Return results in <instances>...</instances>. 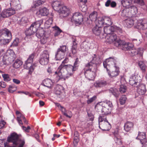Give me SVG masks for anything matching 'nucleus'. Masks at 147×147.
<instances>
[{
  "mask_svg": "<svg viewBox=\"0 0 147 147\" xmlns=\"http://www.w3.org/2000/svg\"><path fill=\"white\" fill-rule=\"evenodd\" d=\"M16 90V87L13 86H10L8 88V91L12 93Z\"/></svg>",
  "mask_w": 147,
  "mask_h": 147,
  "instance_id": "bf43d9fd",
  "label": "nucleus"
},
{
  "mask_svg": "<svg viewBox=\"0 0 147 147\" xmlns=\"http://www.w3.org/2000/svg\"><path fill=\"white\" fill-rule=\"evenodd\" d=\"M99 127L100 128L104 131H108L111 128V125L108 121L100 122Z\"/></svg>",
  "mask_w": 147,
  "mask_h": 147,
  "instance_id": "f3484780",
  "label": "nucleus"
},
{
  "mask_svg": "<svg viewBox=\"0 0 147 147\" xmlns=\"http://www.w3.org/2000/svg\"><path fill=\"white\" fill-rule=\"evenodd\" d=\"M43 20L42 19L36 21L33 23L30 26V28L32 32L34 33L37 31L38 29L41 25L42 24Z\"/></svg>",
  "mask_w": 147,
  "mask_h": 147,
  "instance_id": "dca6fc26",
  "label": "nucleus"
},
{
  "mask_svg": "<svg viewBox=\"0 0 147 147\" xmlns=\"http://www.w3.org/2000/svg\"><path fill=\"white\" fill-rule=\"evenodd\" d=\"M129 10L128 8H127L121 11V15L123 17L127 16Z\"/></svg>",
  "mask_w": 147,
  "mask_h": 147,
  "instance_id": "8fccbe9b",
  "label": "nucleus"
},
{
  "mask_svg": "<svg viewBox=\"0 0 147 147\" xmlns=\"http://www.w3.org/2000/svg\"><path fill=\"white\" fill-rule=\"evenodd\" d=\"M27 21V19L26 17L22 18L20 20L19 23L20 24H23L26 23Z\"/></svg>",
  "mask_w": 147,
  "mask_h": 147,
  "instance_id": "13d9d810",
  "label": "nucleus"
},
{
  "mask_svg": "<svg viewBox=\"0 0 147 147\" xmlns=\"http://www.w3.org/2000/svg\"><path fill=\"white\" fill-rule=\"evenodd\" d=\"M111 0H108L105 3V5L106 7H108L111 5Z\"/></svg>",
  "mask_w": 147,
  "mask_h": 147,
  "instance_id": "774afa93",
  "label": "nucleus"
},
{
  "mask_svg": "<svg viewBox=\"0 0 147 147\" xmlns=\"http://www.w3.org/2000/svg\"><path fill=\"white\" fill-rule=\"evenodd\" d=\"M138 76H134L130 78L129 80V84L134 87L137 86V85L140 84L141 82L140 80H138Z\"/></svg>",
  "mask_w": 147,
  "mask_h": 147,
  "instance_id": "a211bd4d",
  "label": "nucleus"
},
{
  "mask_svg": "<svg viewBox=\"0 0 147 147\" xmlns=\"http://www.w3.org/2000/svg\"><path fill=\"white\" fill-rule=\"evenodd\" d=\"M41 38L40 41L42 43L44 44L47 41V39L45 36L43 37H42V38Z\"/></svg>",
  "mask_w": 147,
  "mask_h": 147,
  "instance_id": "e2e57ef3",
  "label": "nucleus"
},
{
  "mask_svg": "<svg viewBox=\"0 0 147 147\" xmlns=\"http://www.w3.org/2000/svg\"><path fill=\"white\" fill-rule=\"evenodd\" d=\"M119 42L117 43V47L120 48L124 50H129L133 47V45L131 43L125 42L121 40Z\"/></svg>",
  "mask_w": 147,
  "mask_h": 147,
  "instance_id": "9d476101",
  "label": "nucleus"
},
{
  "mask_svg": "<svg viewBox=\"0 0 147 147\" xmlns=\"http://www.w3.org/2000/svg\"><path fill=\"white\" fill-rule=\"evenodd\" d=\"M11 8L14 9L15 11L20 9L21 6L19 0H12L10 3Z\"/></svg>",
  "mask_w": 147,
  "mask_h": 147,
  "instance_id": "6ab92c4d",
  "label": "nucleus"
},
{
  "mask_svg": "<svg viewBox=\"0 0 147 147\" xmlns=\"http://www.w3.org/2000/svg\"><path fill=\"white\" fill-rule=\"evenodd\" d=\"M126 100V98L125 96L122 95L120 98L119 100L120 104L121 105L124 104Z\"/></svg>",
  "mask_w": 147,
  "mask_h": 147,
  "instance_id": "de8ad7c7",
  "label": "nucleus"
},
{
  "mask_svg": "<svg viewBox=\"0 0 147 147\" xmlns=\"http://www.w3.org/2000/svg\"><path fill=\"white\" fill-rule=\"evenodd\" d=\"M106 37L107 42L110 44L113 43L114 45L117 47V43L119 42L121 40L118 38L117 35L114 33L105 36Z\"/></svg>",
  "mask_w": 147,
  "mask_h": 147,
  "instance_id": "6e6552de",
  "label": "nucleus"
},
{
  "mask_svg": "<svg viewBox=\"0 0 147 147\" xmlns=\"http://www.w3.org/2000/svg\"><path fill=\"white\" fill-rule=\"evenodd\" d=\"M133 126L134 124L132 122L127 121L125 124L124 129L127 132L129 131L132 129Z\"/></svg>",
  "mask_w": 147,
  "mask_h": 147,
  "instance_id": "a878e982",
  "label": "nucleus"
},
{
  "mask_svg": "<svg viewBox=\"0 0 147 147\" xmlns=\"http://www.w3.org/2000/svg\"><path fill=\"white\" fill-rule=\"evenodd\" d=\"M118 31L121 32V29L116 26H105L104 28V33L107 35L111 34L112 32H118Z\"/></svg>",
  "mask_w": 147,
  "mask_h": 147,
  "instance_id": "9b49d317",
  "label": "nucleus"
},
{
  "mask_svg": "<svg viewBox=\"0 0 147 147\" xmlns=\"http://www.w3.org/2000/svg\"><path fill=\"white\" fill-rule=\"evenodd\" d=\"M96 56L94 55L92 61L88 63L84 69L85 78L89 80H93L95 77L96 71Z\"/></svg>",
  "mask_w": 147,
  "mask_h": 147,
  "instance_id": "f03ea898",
  "label": "nucleus"
},
{
  "mask_svg": "<svg viewBox=\"0 0 147 147\" xmlns=\"http://www.w3.org/2000/svg\"><path fill=\"white\" fill-rule=\"evenodd\" d=\"M34 57V54H32L31 55H30L29 58L24 64V67H29V66L28 65L29 64L31 65V63L33 62V59Z\"/></svg>",
  "mask_w": 147,
  "mask_h": 147,
  "instance_id": "cd10ccee",
  "label": "nucleus"
},
{
  "mask_svg": "<svg viewBox=\"0 0 147 147\" xmlns=\"http://www.w3.org/2000/svg\"><path fill=\"white\" fill-rule=\"evenodd\" d=\"M102 30V28L101 27L96 26L92 29L93 33L97 36H98L100 34Z\"/></svg>",
  "mask_w": 147,
  "mask_h": 147,
  "instance_id": "c756f323",
  "label": "nucleus"
},
{
  "mask_svg": "<svg viewBox=\"0 0 147 147\" xmlns=\"http://www.w3.org/2000/svg\"><path fill=\"white\" fill-rule=\"evenodd\" d=\"M49 55L47 51H45L40 56L39 62L42 65L47 64L49 61Z\"/></svg>",
  "mask_w": 147,
  "mask_h": 147,
  "instance_id": "f8f14e48",
  "label": "nucleus"
},
{
  "mask_svg": "<svg viewBox=\"0 0 147 147\" xmlns=\"http://www.w3.org/2000/svg\"><path fill=\"white\" fill-rule=\"evenodd\" d=\"M7 64V62L5 60L3 59V60L1 61L0 63V66H2L4 65H6Z\"/></svg>",
  "mask_w": 147,
  "mask_h": 147,
  "instance_id": "338daca9",
  "label": "nucleus"
},
{
  "mask_svg": "<svg viewBox=\"0 0 147 147\" xmlns=\"http://www.w3.org/2000/svg\"><path fill=\"white\" fill-rule=\"evenodd\" d=\"M146 136L145 133L139 132L138 136L136 138V139L140 140L142 147H145L147 145V138H146Z\"/></svg>",
  "mask_w": 147,
  "mask_h": 147,
  "instance_id": "ddd939ff",
  "label": "nucleus"
},
{
  "mask_svg": "<svg viewBox=\"0 0 147 147\" xmlns=\"http://www.w3.org/2000/svg\"><path fill=\"white\" fill-rule=\"evenodd\" d=\"M76 40L75 39L73 40V45L72 46L71 51L73 54H75L77 52V43L76 42Z\"/></svg>",
  "mask_w": 147,
  "mask_h": 147,
  "instance_id": "c9c22d12",
  "label": "nucleus"
},
{
  "mask_svg": "<svg viewBox=\"0 0 147 147\" xmlns=\"http://www.w3.org/2000/svg\"><path fill=\"white\" fill-rule=\"evenodd\" d=\"M52 7L55 10L58 11L61 18H62L67 16L69 13V10L68 8L65 6L61 7L57 2H54L52 5Z\"/></svg>",
  "mask_w": 147,
  "mask_h": 147,
  "instance_id": "39448f33",
  "label": "nucleus"
},
{
  "mask_svg": "<svg viewBox=\"0 0 147 147\" xmlns=\"http://www.w3.org/2000/svg\"><path fill=\"white\" fill-rule=\"evenodd\" d=\"M45 32L42 29L38 30L36 33V36L39 38H42L44 36Z\"/></svg>",
  "mask_w": 147,
  "mask_h": 147,
  "instance_id": "58836bf2",
  "label": "nucleus"
},
{
  "mask_svg": "<svg viewBox=\"0 0 147 147\" xmlns=\"http://www.w3.org/2000/svg\"><path fill=\"white\" fill-rule=\"evenodd\" d=\"M114 140L117 144L119 145L122 144L121 136L114 137Z\"/></svg>",
  "mask_w": 147,
  "mask_h": 147,
  "instance_id": "49530a36",
  "label": "nucleus"
},
{
  "mask_svg": "<svg viewBox=\"0 0 147 147\" xmlns=\"http://www.w3.org/2000/svg\"><path fill=\"white\" fill-rule=\"evenodd\" d=\"M19 42V40L18 38H16L13 41V42L12 44L11 45V46H17L18 45V44Z\"/></svg>",
  "mask_w": 147,
  "mask_h": 147,
  "instance_id": "680f3d73",
  "label": "nucleus"
},
{
  "mask_svg": "<svg viewBox=\"0 0 147 147\" xmlns=\"http://www.w3.org/2000/svg\"><path fill=\"white\" fill-rule=\"evenodd\" d=\"M64 90L63 87L61 85H57L55 88V93L60 98H63V95Z\"/></svg>",
  "mask_w": 147,
  "mask_h": 147,
  "instance_id": "aec40b11",
  "label": "nucleus"
},
{
  "mask_svg": "<svg viewBox=\"0 0 147 147\" xmlns=\"http://www.w3.org/2000/svg\"><path fill=\"white\" fill-rule=\"evenodd\" d=\"M138 65L142 70V72H144L146 71V66L144 62L142 61H139Z\"/></svg>",
  "mask_w": 147,
  "mask_h": 147,
  "instance_id": "79ce46f5",
  "label": "nucleus"
},
{
  "mask_svg": "<svg viewBox=\"0 0 147 147\" xmlns=\"http://www.w3.org/2000/svg\"><path fill=\"white\" fill-rule=\"evenodd\" d=\"M22 64V62L20 60L16 59L13 64V67L16 68H19Z\"/></svg>",
  "mask_w": 147,
  "mask_h": 147,
  "instance_id": "4c0bfd02",
  "label": "nucleus"
},
{
  "mask_svg": "<svg viewBox=\"0 0 147 147\" xmlns=\"http://www.w3.org/2000/svg\"><path fill=\"white\" fill-rule=\"evenodd\" d=\"M126 25L127 27H131L134 24V21L131 18H129L125 20Z\"/></svg>",
  "mask_w": 147,
  "mask_h": 147,
  "instance_id": "e433bc0d",
  "label": "nucleus"
},
{
  "mask_svg": "<svg viewBox=\"0 0 147 147\" xmlns=\"http://www.w3.org/2000/svg\"><path fill=\"white\" fill-rule=\"evenodd\" d=\"M137 91L139 94L143 95L145 94L146 91L145 85L140 84L138 85V86H137Z\"/></svg>",
  "mask_w": 147,
  "mask_h": 147,
  "instance_id": "4be33fe9",
  "label": "nucleus"
},
{
  "mask_svg": "<svg viewBox=\"0 0 147 147\" xmlns=\"http://www.w3.org/2000/svg\"><path fill=\"white\" fill-rule=\"evenodd\" d=\"M57 51H60L61 52H63L64 53L66 51V47L65 45L60 46V47L58 49Z\"/></svg>",
  "mask_w": 147,
  "mask_h": 147,
  "instance_id": "4d7b16f0",
  "label": "nucleus"
},
{
  "mask_svg": "<svg viewBox=\"0 0 147 147\" xmlns=\"http://www.w3.org/2000/svg\"><path fill=\"white\" fill-rule=\"evenodd\" d=\"M53 84L52 80L49 78L45 79L42 82V84L44 86L48 88L50 87Z\"/></svg>",
  "mask_w": 147,
  "mask_h": 147,
  "instance_id": "c85d7f7f",
  "label": "nucleus"
},
{
  "mask_svg": "<svg viewBox=\"0 0 147 147\" xmlns=\"http://www.w3.org/2000/svg\"><path fill=\"white\" fill-rule=\"evenodd\" d=\"M25 33L26 36H30L33 34L34 33L32 32L30 28L27 29L25 31Z\"/></svg>",
  "mask_w": 147,
  "mask_h": 147,
  "instance_id": "3c124183",
  "label": "nucleus"
},
{
  "mask_svg": "<svg viewBox=\"0 0 147 147\" xmlns=\"http://www.w3.org/2000/svg\"><path fill=\"white\" fill-rule=\"evenodd\" d=\"M119 128L117 127L114 130V131L113 132L114 135V137L120 136L119 132Z\"/></svg>",
  "mask_w": 147,
  "mask_h": 147,
  "instance_id": "6e6d98bb",
  "label": "nucleus"
},
{
  "mask_svg": "<svg viewBox=\"0 0 147 147\" xmlns=\"http://www.w3.org/2000/svg\"><path fill=\"white\" fill-rule=\"evenodd\" d=\"M48 13V10L45 8H43L39 9L36 13V14L39 17L47 16Z\"/></svg>",
  "mask_w": 147,
  "mask_h": 147,
  "instance_id": "5701e85b",
  "label": "nucleus"
},
{
  "mask_svg": "<svg viewBox=\"0 0 147 147\" xmlns=\"http://www.w3.org/2000/svg\"><path fill=\"white\" fill-rule=\"evenodd\" d=\"M45 1V0H38L34 2V5L32 7L35 8L36 7L43 3Z\"/></svg>",
  "mask_w": 147,
  "mask_h": 147,
  "instance_id": "37998d69",
  "label": "nucleus"
},
{
  "mask_svg": "<svg viewBox=\"0 0 147 147\" xmlns=\"http://www.w3.org/2000/svg\"><path fill=\"white\" fill-rule=\"evenodd\" d=\"M104 26H110L112 24L111 19L108 17H103Z\"/></svg>",
  "mask_w": 147,
  "mask_h": 147,
  "instance_id": "473e14b6",
  "label": "nucleus"
},
{
  "mask_svg": "<svg viewBox=\"0 0 147 147\" xmlns=\"http://www.w3.org/2000/svg\"><path fill=\"white\" fill-rule=\"evenodd\" d=\"M106 118V116L105 115L100 116L98 118L99 124L100 122H102L104 121H107Z\"/></svg>",
  "mask_w": 147,
  "mask_h": 147,
  "instance_id": "5fc2aeb1",
  "label": "nucleus"
},
{
  "mask_svg": "<svg viewBox=\"0 0 147 147\" xmlns=\"http://www.w3.org/2000/svg\"><path fill=\"white\" fill-rule=\"evenodd\" d=\"M81 47H83L85 49H86L88 48V47L86 45V42H83L81 45Z\"/></svg>",
  "mask_w": 147,
  "mask_h": 147,
  "instance_id": "0e129e2a",
  "label": "nucleus"
},
{
  "mask_svg": "<svg viewBox=\"0 0 147 147\" xmlns=\"http://www.w3.org/2000/svg\"><path fill=\"white\" fill-rule=\"evenodd\" d=\"M95 22L96 26H98L99 27H101L102 26H104L103 17L98 18Z\"/></svg>",
  "mask_w": 147,
  "mask_h": 147,
  "instance_id": "f704fd0d",
  "label": "nucleus"
},
{
  "mask_svg": "<svg viewBox=\"0 0 147 147\" xmlns=\"http://www.w3.org/2000/svg\"><path fill=\"white\" fill-rule=\"evenodd\" d=\"M129 10H130L131 13L133 15H135L137 13V8L135 6L132 5L128 8Z\"/></svg>",
  "mask_w": 147,
  "mask_h": 147,
  "instance_id": "a19ab883",
  "label": "nucleus"
},
{
  "mask_svg": "<svg viewBox=\"0 0 147 147\" xmlns=\"http://www.w3.org/2000/svg\"><path fill=\"white\" fill-rule=\"evenodd\" d=\"M98 14L97 12L94 11L91 13L89 16L90 20L92 21H95L96 20Z\"/></svg>",
  "mask_w": 147,
  "mask_h": 147,
  "instance_id": "ea45409f",
  "label": "nucleus"
},
{
  "mask_svg": "<svg viewBox=\"0 0 147 147\" xmlns=\"http://www.w3.org/2000/svg\"><path fill=\"white\" fill-rule=\"evenodd\" d=\"M113 69L111 71H110L108 69V68H106L107 71L109 76L110 77L112 78L117 76L119 74V69L118 67L112 68Z\"/></svg>",
  "mask_w": 147,
  "mask_h": 147,
  "instance_id": "412c9836",
  "label": "nucleus"
},
{
  "mask_svg": "<svg viewBox=\"0 0 147 147\" xmlns=\"http://www.w3.org/2000/svg\"><path fill=\"white\" fill-rule=\"evenodd\" d=\"M136 28L138 29L146 30L147 29V20L141 19L138 20L136 22Z\"/></svg>",
  "mask_w": 147,
  "mask_h": 147,
  "instance_id": "4468645a",
  "label": "nucleus"
},
{
  "mask_svg": "<svg viewBox=\"0 0 147 147\" xmlns=\"http://www.w3.org/2000/svg\"><path fill=\"white\" fill-rule=\"evenodd\" d=\"M15 13V10L11 8L3 9L0 14V21L3 18H8L13 15Z\"/></svg>",
  "mask_w": 147,
  "mask_h": 147,
  "instance_id": "1a4fd4ad",
  "label": "nucleus"
},
{
  "mask_svg": "<svg viewBox=\"0 0 147 147\" xmlns=\"http://www.w3.org/2000/svg\"><path fill=\"white\" fill-rule=\"evenodd\" d=\"M109 91L116 97L118 96V91L116 88H111Z\"/></svg>",
  "mask_w": 147,
  "mask_h": 147,
  "instance_id": "a18cd8bd",
  "label": "nucleus"
},
{
  "mask_svg": "<svg viewBox=\"0 0 147 147\" xmlns=\"http://www.w3.org/2000/svg\"><path fill=\"white\" fill-rule=\"evenodd\" d=\"M71 20L76 24H80L83 21V16L79 13H76L73 16Z\"/></svg>",
  "mask_w": 147,
  "mask_h": 147,
  "instance_id": "2eb2a0df",
  "label": "nucleus"
},
{
  "mask_svg": "<svg viewBox=\"0 0 147 147\" xmlns=\"http://www.w3.org/2000/svg\"><path fill=\"white\" fill-rule=\"evenodd\" d=\"M133 1L135 4H137L141 5H144V0H133Z\"/></svg>",
  "mask_w": 147,
  "mask_h": 147,
  "instance_id": "864d4df0",
  "label": "nucleus"
},
{
  "mask_svg": "<svg viewBox=\"0 0 147 147\" xmlns=\"http://www.w3.org/2000/svg\"><path fill=\"white\" fill-rule=\"evenodd\" d=\"M64 53L63 52H61L60 51H57L55 55V59L56 60H61L64 58Z\"/></svg>",
  "mask_w": 147,
  "mask_h": 147,
  "instance_id": "7c9ffc66",
  "label": "nucleus"
},
{
  "mask_svg": "<svg viewBox=\"0 0 147 147\" xmlns=\"http://www.w3.org/2000/svg\"><path fill=\"white\" fill-rule=\"evenodd\" d=\"M54 32V36L55 37L59 36L60 34L62 32V30L58 26H55L53 27Z\"/></svg>",
  "mask_w": 147,
  "mask_h": 147,
  "instance_id": "2f4dec72",
  "label": "nucleus"
},
{
  "mask_svg": "<svg viewBox=\"0 0 147 147\" xmlns=\"http://www.w3.org/2000/svg\"><path fill=\"white\" fill-rule=\"evenodd\" d=\"M7 141L9 142H12L13 146H7V147H23L25 144V141L24 139H20L19 136L16 133H13L11 134L10 136L8 137Z\"/></svg>",
  "mask_w": 147,
  "mask_h": 147,
  "instance_id": "20e7f679",
  "label": "nucleus"
},
{
  "mask_svg": "<svg viewBox=\"0 0 147 147\" xmlns=\"http://www.w3.org/2000/svg\"><path fill=\"white\" fill-rule=\"evenodd\" d=\"M116 59L114 57H110L106 59L103 62V65L105 68H108L109 67L111 68L117 67L116 65Z\"/></svg>",
  "mask_w": 147,
  "mask_h": 147,
  "instance_id": "0eeeda50",
  "label": "nucleus"
},
{
  "mask_svg": "<svg viewBox=\"0 0 147 147\" xmlns=\"http://www.w3.org/2000/svg\"><path fill=\"white\" fill-rule=\"evenodd\" d=\"M132 0H122L121 3L123 6L127 8H129L132 5Z\"/></svg>",
  "mask_w": 147,
  "mask_h": 147,
  "instance_id": "393cba45",
  "label": "nucleus"
},
{
  "mask_svg": "<svg viewBox=\"0 0 147 147\" xmlns=\"http://www.w3.org/2000/svg\"><path fill=\"white\" fill-rule=\"evenodd\" d=\"M29 66V67H25L26 69H29L28 74H31L32 72L34 71V69L36 67V65L34 64H33L32 65L29 64L28 65Z\"/></svg>",
  "mask_w": 147,
  "mask_h": 147,
  "instance_id": "c03bdc74",
  "label": "nucleus"
},
{
  "mask_svg": "<svg viewBox=\"0 0 147 147\" xmlns=\"http://www.w3.org/2000/svg\"><path fill=\"white\" fill-rule=\"evenodd\" d=\"M68 61L67 59H65L55 72V75L56 77L57 81H58L61 79H63L64 80L68 79L72 76L74 72L78 69L79 63L78 58L76 59L73 65H64Z\"/></svg>",
  "mask_w": 147,
  "mask_h": 147,
  "instance_id": "f257e3e1",
  "label": "nucleus"
},
{
  "mask_svg": "<svg viewBox=\"0 0 147 147\" xmlns=\"http://www.w3.org/2000/svg\"><path fill=\"white\" fill-rule=\"evenodd\" d=\"M22 129L25 130L26 132H28L29 131V130L30 129V126H28L27 127L24 126H22Z\"/></svg>",
  "mask_w": 147,
  "mask_h": 147,
  "instance_id": "69168bd1",
  "label": "nucleus"
},
{
  "mask_svg": "<svg viewBox=\"0 0 147 147\" xmlns=\"http://www.w3.org/2000/svg\"><path fill=\"white\" fill-rule=\"evenodd\" d=\"M2 76L4 80L5 81L8 82L11 80V78L8 74H3L2 75Z\"/></svg>",
  "mask_w": 147,
  "mask_h": 147,
  "instance_id": "09e8293b",
  "label": "nucleus"
},
{
  "mask_svg": "<svg viewBox=\"0 0 147 147\" xmlns=\"http://www.w3.org/2000/svg\"><path fill=\"white\" fill-rule=\"evenodd\" d=\"M107 84V83L106 81L101 80L96 81L94 84L96 87H102L105 86Z\"/></svg>",
  "mask_w": 147,
  "mask_h": 147,
  "instance_id": "bb28decb",
  "label": "nucleus"
},
{
  "mask_svg": "<svg viewBox=\"0 0 147 147\" xmlns=\"http://www.w3.org/2000/svg\"><path fill=\"white\" fill-rule=\"evenodd\" d=\"M79 1L81 3H82L83 5L81 6L80 9L83 12H86L87 10V8L86 6L85 5V4L87 2V0H79Z\"/></svg>",
  "mask_w": 147,
  "mask_h": 147,
  "instance_id": "72a5a7b5",
  "label": "nucleus"
},
{
  "mask_svg": "<svg viewBox=\"0 0 147 147\" xmlns=\"http://www.w3.org/2000/svg\"><path fill=\"white\" fill-rule=\"evenodd\" d=\"M12 38L10 31L5 28L0 30V41L3 44H6L10 42Z\"/></svg>",
  "mask_w": 147,
  "mask_h": 147,
  "instance_id": "423d86ee",
  "label": "nucleus"
},
{
  "mask_svg": "<svg viewBox=\"0 0 147 147\" xmlns=\"http://www.w3.org/2000/svg\"><path fill=\"white\" fill-rule=\"evenodd\" d=\"M16 113L17 116V120L20 124H22V119L24 121L25 123H27L25 117L19 111H17L16 112Z\"/></svg>",
  "mask_w": 147,
  "mask_h": 147,
  "instance_id": "b1692460",
  "label": "nucleus"
},
{
  "mask_svg": "<svg viewBox=\"0 0 147 147\" xmlns=\"http://www.w3.org/2000/svg\"><path fill=\"white\" fill-rule=\"evenodd\" d=\"M127 87L126 86L123 85H121L120 86L119 88V91L121 93H124L126 91Z\"/></svg>",
  "mask_w": 147,
  "mask_h": 147,
  "instance_id": "603ef678",
  "label": "nucleus"
},
{
  "mask_svg": "<svg viewBox=\"0 0 147 147\" xmlns=\"http://www.w3.org/2000/svg\"><path fill=\"white\" fill-rule=\"evenodd\" d=\"M96 98V96H94L88 99L87 101V103L88 104H90L94 101Z\"/></svg>",
  "mask_w": 147,
  "mask_h": 147,
  "instance_id": "052dcab7",
  "label": "nucleus"
},
{
  "mask_svg": "<svg viewBox=\"0 0 147 147\" xmlns=\"http://www.w3.org/2000/svg\"><path fill=\"white\" fill-rule=\"evenodd\" d=\"M112 102L108 100L103 102L98 103L95 106V108L98 111L101 110L102 113L104 115H107L110 113L113 107Z\"/></svg>",
  "mask_w": 147,
  "mask_h": 147,
  "instance_id": "7ed1b4c3",
  "label": "nucleus"
}]
</instances>
